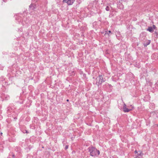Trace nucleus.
<instances>
[{
	"instance_id": "nucleus-1",
	"label": "nucleus",
	"mask_w": 158,
	"mask_h": 158,
	"mask_svg": "<svg viewBox=\"0 0 158 158\" xmlns=\"http://www.w3.org/2000/svg\"><path fill=\"white\" fill-rule=\"evenodd\" d=\"M89 152V155L92 157H98L100 154L99 151L95 147L92 146H89L88 148Z\"/></svg>"
},
{
	"instance_id": "nucleus-2",
	"label": "nucleus",
	"mask_w": 158,
	"mask_h": 158,
	"mask_svg": "<svg viewBox=\"0 0 158 158\" xmlns=\"http://www.w3.org/2000/svg\"><path fill=\"white\" fill-rule=\"evenodd\" d=\"M102 0H95L92 3V7L96 8L99 9L103 6V4L101 3Z\"/></svg>"
},
{
	"instance_id": "nucleus-3",
	"label": "nucleus",
	"mask_w": 158,
	"mask_h": 158,
	"mask_svg": "<svg viewBox=\"0 0 158 158\" xmlns=\"http://www.w3.org/2000/svg\"><path fill=\"white\" fill-rule=\"evenodd\" d=\"M96 80L95 84L99 87V85L102 84V82L105 81L106 80L105 79H103L102 75H99L96 78Z\"/></svg>"
},
{
	"instance_id": "nucleus-4",
	"label": "nucleus",
	"mask_w": 158,
	"mask_h": 158,
	"mask_svg": "<svg viewBox=\"0 0 158 158\" xmlns=\"http://www.w3.org/2000/svg\"><path fill=\"white\" fill-rule=\"evenodd\" d=\"M74 1L75 0H63L62 2L67 3L68 5H71L73 4Z\"/></svg>"
},
{
	"instance_id": "nucleus-5",
	"label": "nucleus",
	"mask_w": 158,
	"mask_h": 158,
	"mask_svg": "<svg viewBox=\"0 0 158 158\" xmlns=\"http://www.w3.org/2000/svg\"><path fill=\"white\" fill-rule=\"evenodd\" d=\"M151 40H145V41L144 42L143 45L144 47H146L148 45H149L151 43Z\"/></svg>"
},
{
	"instance_id": "nucleus-6",
	"label": "nucleus",
	"mask_w": 158,
	"mask_h": 158,
	"mask_svg": "<svg viewBox=\"0 0 158 158\" xmlns=\"http://www.w3.org/2000/svg\"><path fill=\"white\" fill-rule=\"evenodd\" d=\"M132 109H128L126 107V105L125 104H124V105L123 106V110L124 112H129Z\"/></svg>"
},
{
	"instance_id": "nucleus-7",
	"label": "nucleus",
	"mask_w": 158,
	"mask_h": 158,
	"mask_svg": "<svg viewBox=\"0 0 158 158\" xmlns=\"http://www.w3.org/2000/svg\"><path fill=\"white\" fill-rule=\"evenodd\" d=\"M35 4L32 3L29 6V8L30 9L33 10L35 8Z\"/></svg>"
},
{
	"instance_id": "nucleus-8",
	"label": "nucleus",
	"mask_w": 158,
	"mask_h": 158,
	"mask_svg": "<svg viewBox=\"0 0 158 158\" xmlns=\"http://www.w3.org/2000/svg\"><path fill=\"white\" fill-rule=\"evenodd\" d=\"M20 18L21 17H20V18H19V17H18L17 18L16 17V19L18 20V22H19V23L20 24L21 23L22 25L23 26L24 25V23H23V20L22 21H21Z\"/></svg>"
},
{
	"instance_id": "nucleus-9",
	"label": "nucleus",
	"mask_w": 158,
	"mask_h": 158,
	"mask_svg": "<svg viewBox=\"0 0 158 158\" xmlns=\"http://www.w3.org/2000/svg\"><path fill=\"white\" fill-rule=\"evenodd\" d=\"M147 31H149L151 32H153V29L152 27H148V28L147 29Z\"/></svg>"
},
{
	"instance_id": "nucleus-10",
	"label": "nucleus",
	"mask_w": 158,
	"mask_h": 158,
	"mask_svg": "<svg viewBox=\"0 0 158 158\" xmlns=\"http://www.w3.org/2000/svg\"><path fill=\"white\" fill-rule=\"evenodd\" d=\"M26 18L25 17L24 18V20H25V19ZM29 21H28L27 20H26V21H24V22L23 23H26V24H28V23H29Z\"/></svg>"
},
{
	"instance_id": "nucleus-11",
	"label": "nucleus",
	"mask_w": 158,
	"mask_h": 158,
	"mask_svg": "<svg viewBox=\"0 0 158 158\" xmlns=\"http://www.w3.org/2000/svg\"><path fill=\"white\" fill-rule=\"evenodd\" d=\"M110 7L108 6H107L106 7V10L107 11H108L110 10Z\"/></svg>"
},
{
	"instance_id": "nucleus-12",
	"label": "nucleus",
	"mask_w": 158,
	"mask_h": 158,
	"mask_svg": "<svg viewBox=\"0 0 158 158\" xmlns=\"http://www.w3.org/2000/svg\"><path fill=\"white\" fill-rule=\"evenodd\" d=\"M110 2L112 3H114L117 1V0H109Z\"/></svg>"
},
{
	"instance_id": "nucleus-13",
	"label": "nucleus",
	"mask_w": 158,
	"mask_h": 158,
	"mask_svg": "<svg viewBox=\"0 0 158 158\" xmlns=\"http://www.w3.org/2000/svg\"><path fill=\"white\" fill-rule=\"evenodd\" d=\"M82 0H77V2L79 4H80L82 2Z\"/></svg>"
},
{
	"instance_id": "nucleus-14",
	"label": "nucleus",
	"mask_w": 158,
	"mask_h": 158,
	"mask_svg": "<svg viewBox=\"0 0 158 158\" xmlns=\"http://www.w3.org/2000/svg\"><path fill=\"white\" fill-rule=\"evenodd\" d=\"M156 36V38H158V31L155 32Z\"/></svg>"
},
{
	"instance_id": "nucleus-15",
	"label": "nucleus",
	"mask_w": 158,
	"mask_h": 158,
	"mask_svg": "<svg viewBox=\"0 0 158 158\" xmlns=\"http://www.w3.org/2000/svg\"><path fill=\"white\" fill-rule=\"evenodd\" d=\"M69 146L68 145H66L65 147V149L66 150L68 148Z\"/></svg>"
},
{
	"instance_id": "nucleus-16",
	"label": "nucleus",
	"mask_w": 158,
	"mask_h": 158,
	"mask_svg": "<svg viewBox=\"0 0 158 158\" xmlns=\"http://www.w3.org/2000/svg\"><path fill=\"white\" fill-rule=\"evenodd\" d=\"M141 154L143 155V154L142 153V152H141L140 154H138V156H142Z\"/></svg>"
},
{
	"instance_id": "nucleus-17",
	"label": "nucleus",
	"mask_w": 158,
	"mask_h": 158,
	"mask_svg": "<svg viewBox=\"0 0 158 158\" xmlns=\"http://www.w3.org/2000/svg\"><path fill=\"white\" fill-rule=\"evenodd\" d=\"M11 156H12L13 158H15V156L14 154H13L12 155H11Z\"/></svg>"
},
{
	"instance_id": "nucleus-18",
	"label": "nucleus",
	"mask_w": 158,
	"mask_h": 158,
	"mask_svg": "<svg viewBox=\"0 0 158 158\" xmlns=\"http://www.w3.org/2000/svg\"><path fill=\"white\" fill-rule=\"evenodd\" d=\"M111 32V31H107L106 33L109 34V33H110Z\"/></svg>"
},
{
	"instance_id": "nucleus-19",
	"label": "nucleus",
	"mask_w": 158,
	"mask_h": 158,
	"mask_svg": "<svg viewBox=\"0 0 158 158\" xmlns=\"http://www.w3.org/2000/svg\"><path fill=\"white\" fill-rule=\"evenodd\" d=\"M32 1L33 2H36L38 1V0H32Z\"/></svg>"
},
{
	"instance_id": "nucleus-20",
	"label": "nucleus",
	"mask_w": 158,
	"mask_h": 158,
	"mask_svg": "<svg viewBox=\"0 0 158 158\" xmlns=\"http://www.w3.org/2000/svg\"><path fill=\"white\" fill-rule=\"evenodd\" d=\"M134 152L135 154H136V153H138L137 151L136 150Z\"/></svg>"
},
{
	"instance_id": "nucleus-21",
	"label": "nucleus",
	"mask_w": 158,
	"mask_h": 158,
	"mask_svg": "<svg viewBox=\"0 0 158 158\" xmlns=\"http://www.w3.org/2000/svg\"><path fill=\"white\" fill-rule=\"evenodd\" d=\"M10 156H11V155H9L7 158H11Z\"/></svg>"
},
{
	"instance_id": "nucleus-22",
	"label": "nucleus",
	"mask_w": 158,
	"mask_h": 158,
	"mask_svg": "<svg viewBox=\"0 0 158 158\" xmlns=\"http://www.w3.org/2000/svg\"><path fill=\"white\" fill-rule=\"evenodd\" d=\"M153 28H154V29H155V28H156V26H155V25H153Z\"/></svg>"
},
{
	"instance_id": "nucleus-23",
	"label": "nucleus",
	"mask_w": 158,
	"mask_h": 158,
	"mask_svg": "<svg viewBox=\"0 0 158 158\" xmlns=\"http://www.w3.org/2000/svg\"><path fill=\"white\" fill-rule=\"evenodd\" d=\"M26 132L27 133H28V132L27 131H26Z\"/></svg>"
},
{
	"instance_id": "nucleus-24",
	"label": "nucleus",
	"mask_w": 158,
	"mask_h": 158,
	"mask_svg": "<svg viewBox=\"0 0 158 158\" xmlns=\"http://www.w3.org/2000/svg\"><path fill=\"white\" fill-rule=\"evenodd\" d=\"M66 101L67 102H68L69 101V99H67L66 100Z\"/></svg>"
},
{
	"instance_id": "nucleus-25",
	"label": "nucleus",
	"mask_w": 158,
	"mask_h": 158,
	"mask_svg": "<svg viewBox=\"0 0 158 158\" xmlns=\"http://www.w3.org/2000/svg\"><path fill=\"white\" fill-rule=\"evenodd\" d=\"M2 133H0V135H2Z\"/></svg>"
}]
</instances>
